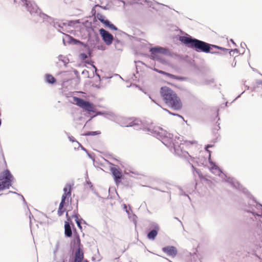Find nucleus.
<instances>
[{"instance_id": "f257e3e1", "label": "nucleus", "mask_w": 262, "mask_h": 262, "mask_svg": "<svg viewBox=\"0 0 262 262\" xmlns=\"http://www.w3.org/2000/svg\"><path fill=\"white\" fill-rule=\"evenodd\" d=\"M157 137L166 146L172 147L175 153L180 156H186L188 154L186 151L187 142L183 141L180 137H174L170 133H167L159 127Z\"/></svg>"}, {"instance_id": "f03ea898", "label": "nucleus", "mask_w": 262, "mask_h": 262, "mask_svg": "<svg viewBox=\"0 0 262 262\" xmlns=\"http://www.w3.org/2000/svg\"><path fill=\"white\" fill-rule=\"evenodd\" d=\"M160 94L166 105L171 109L178 111L182 107V102L177 93L167 86L160 89Z\"/></svg>"}, {"instance_id": "7ed1b4c3", "label": "nucleus", "mask_w": 262, "mask_h": 262, "mask_svg": "<svg viewBox=\"0 0 262 262\" xmlns=\"http://www.w3.org/2000/svg\"><path fill=\"white\" fill-rule=\"evenodd\" d=\"M180 40L186 45L188 48L194 49L197 52H203L205 53L210 52L211 47L222 50L225 52H227L228 50L215 45H210L204 41L198 40L195 38H192L189 37L181 36Z\"/></svg>"}, {"instance_id": "20e7f679", "label": "nucleus", "mask_w": 262, "mask_h": 262, "mask_svg": "<svg viewBox=\"0 0 262 262\" xmlns=\"http://www.w3.org/2000/svg\"><path fill=\"white\" fill-rule=\"evenodd\" d=\"M13 177L8 169L0 173V191L9 189L12 185Z\"/></svg>"}, {"instance_id": "39448f33", "label": "nucleus", "mask_w": 262, "mask_h": 262, "mask_svg": "<svg viewBox=\"0 0 262 262\" xmlns=\"http://www.w3.org/2000/svg\"><path fill=\"white\" fill-rule=\"evenodd\" d=\"M73 100L74 103L75 104H76L80 107L82 108V109L88 112L94 111L95 106L93 103H90L88 101H86L83 99L80 98H78L77 97H73Z\"/></svg>"}, {"instance_id": "423d86ee", "label": "nucleus", "mask_w": 262, "mask_h": 262, "mask_svg": "<svg viewBox=\"0 0 262 262\" xmlns=\"http://www.w3.org/2000/svg\"><path fill=\"white\" fill-rule=\"evenodd\" d=\"M18 0H14V3L17 2ZM19 2L21 3V5L25 6L28 11L31 14L37 13L38 12L39 9L37 6L33 2L28 0H20Z\"/></svg>"}, {"instance_id": "0eeeda50", "label": "nucleus", "mask_w": 262, "mask_h": 262, "mask_svg": "<svg viewBox=\"0 0 262 262\" xmlns=\"http://www.w3.org/2000/svg\"><path fill=\"white\" fill-rule=\"evenodd\" d=\"M99 32L105 43L107 45H110L113 40V36L104 29H100Z\"/></svg>"}, {"instance_id": "6e6552de", "label": "nucleus", "mask_w": 262, "mask_h": 262, "mask_svg": "<svg viewBox=\"0 0 262 262\" xmlns=\"http://www.w3.org/2000/svg\"><path fill=\"white\" fill-rule=\"evenodd\" d=\"M151 55L154 59H157L158 56V54H162L167 55L168 54L169 51L167 49L162 47H155L150 49Z\"/></svg>"}, {"instance_id": "1a4fd4ad", "label": "nucleus", "mask_w": 262, "mask_h": 262, "mask_svg": "<svg viewBox=\"0 0 262 262\" xmlns=\"http://www.w3.org/2000/svg\"><path fill=\"white\" fill-rule=\"evenodd\" d=\"M97 18L98 19L103 23L105 27H107L111 30H117V28L116 26H115L113 24H111L110 22L106 19V17L100 13H98L97 14Z\"/></svg>"}, {"instance_id": "9d476101", "label": "nucleus", "mask_w": 262, "mask_h": 262, "mask_svg": "<svg viewBox=\"0 0 262 262\" xmlns=\"http://www.w3.org/2000/svg\"><path fill=\"white\" fill-rule=\"evenodd\" d=\"M162 251L167 255L172 257H175L178 253L177 248L174 246H167L163 248Z\"/></svg>"}, {"instance_id": "9b49d317", "label": "nucleus", "mask_w": 262, "mask_h": 262, "mask_svg": "<svg viewBox=\"0 0 262 262\" xmlns=\"http://www.w3.org/2000/svg\"><path fill=\"white\" fill-rule=\"evenodd\" d=\"M63 191L64 193L62 195L61 201L63 202H66V199L70 198L71 195L72 186L71 184H67L63 189Z\"/></svg>"}, {"instance_id": "f8f14e48", "label": "nucleus", "mask_w": 262, "mask_h": 262, "mask_svg": "<svg viewBox=\"0 0 262 262\" xmlns=\"http://www.w3.org/2000/svg\"><path fill=\"white\" fill-rule=\"evenodd\" d=\"M113 174L116 183L117 184L120 183L122 176L121 172L117 169H114L113 170Z\"/></svg>"}, {"instance_id": "ddd939ff", "label": "nucleus", "mask_w": 262, "mask_h": 262, "mask_svg": "<svg viewBox=\"0 0 262 262\" xmlns=\"http://www.w3.org/2000/svg\"><path fill=\"white\" fill-rule=\"evenodd\" d=\"M83 258V253L82 250L81 248L77 249V251L75 252L74 262H82Z\"/></svg>"}, {"instance_id": "4468645a", "label": "nucleus", "mask_w": 262, "mask_h": 262, "mask_svg": "<svg viewBox=\"0 0 262 262\" xmlns=\"http://www.w3.org/2000/svg\"><path fill=\"white\" fill-rule=\"evenodd\" d=\"M73 246L75 248H77V249L79 248H81V242L79 236L78 235H76L74 236V238L72 241Z\"/></svg>"}, {"instance_id": "2eb2a0df", "label": "nucleus", "mask_w": 262, "mask_h": 262, "mask_svg": "<svg viewBox=\"0 0 262 262\" xmlns=\"http://www.w3.org/2000/svg\"><path fill=\"white\" fill-rule=\"evenodd\" d=\"M159 73L162 74H163V75H165V76H167V77H169L170 78L176 79V80H184L185 79L184 77H181V76H176V75H174L173 74L167 73V72L163 71H160Z\"/></svg>"}, {"instance_id": "dca6fc26", "label": "nucleus", "mask_w": 262, "mask_h": 262, "mask_svg": "<svg viewBox=\"0 0 262 262\" xmlns=\"http://www.w3.org/2000/svg\"><path fill=\"white\" fill-rule=\"evenodd\" d=\"M64 233L68 237H71L72 234L71 226L68 222H65L64 224Z\"/></svg>"}, {"instance_id": "f3484780", "label": "nucleus", "mask_w": 262, "mask_h": 262, "mask_svg": "<svg viewBox=\"0 0 262 262\" xmlns=\"http://www.w3.org/2000/svg\"><path fill=\"white\" fill-rule=\"evenodd\" d=\"M65 203L66 202H63L62 201H61L57 211V214L59 216H61L65 211V209L63 208V206Z\"/></svg>"}, {"instance_id": "a211bd4d", "label": "nucleus", "mask_w": 262, "mask_h": 262, "mask_svg": "<svg viewBox=\"0 0 262 262\" xmlns=\"http://www.w3.org/2000/svg\"><path fill=\"white\" fill-rule=\"evenodd\" d=\"M158 230L156 229L152 230L147 234V237L150 239H154L157 235Z\"/></svg>"}, {"instance_id": "6ab92c4d", "label": "nucleus", "mask_w": 262, "mask_h": 262, "mask_svg": "<svg viewBox=\"0 0 262 262\" xmlns=\"http://www.w3.org/2000/svg\"><path fill=\"white\" fill-rule=\"evenodd\" d=\"M46 80L49 83L53 84L56 82L55 78L51 75L48 74L46 75Z\"/></svg>"}, {"instance_id": "aec40b11", "label": "nucleus", "mask_w": 262, "mask_h": 262, "mask_svg": "<svg viewBox=\"0 0 262 262\" xmlns=\"http://www.w3.org/2000/svg\"><path fill=\"white\" fill-rule=\"evenodd\" d=\"M101 134L100 131H96V132H89L86 133L85 135V136H95L97 135H99Z\"/></svg>"}, {"instance_id": "412c9836", "label": "nucleus", "mask_w": 262, "mask_h": 262, "mask_svg": "<svg viewBox=\"0 0 262 262\" xmlns=\"http://www.w3.org/2000/svg\"><path fill=\"white\" fill-rule=\"evenodd\" d=\"M164 111H166V112H168L169 114H171V115H177V116H179V117H182L181 116H180V115H178V114H174V113H171V112H170V111H169V110H168L167 109L164 108Z\"/></svg>"}, {"instance_id": "4be33fe9", "label": "nucleus", "mask_w": 262, "mask_h": 262, "mask_svg": "<svg viewBox=\"0 0 262 262\" xmlns=\"http://www.w3.org/2000/svg\"><path fill=\"white\" fill-rule=\"evenodd\" d=\"M80 56L81 58L83 59H84L87 58V55L84 53L81 54Z\"/></svg>"}, {"instance_id": "5701e85b", "label": "nucleus", "mask_w": 262, "mask_h": 262, "mask_svg": "<svg viewBox=\"0 0 262 262\" xmlns=\"http://www.w3.org/2000/svg\"><path fill=\"white\" fill-rule=\"evenodd\" d=\"M76 221L78 226L81 228V227L80 226V222L79 220H76Z\"/></svg>"}, {"instance_id": "b1692460", "label": "nucleus", "mask_w": 262, "mask_h": 262, "mask_svg": "<svg viewBox=\"0 0 262 262\" xmlns=\"http://www.w3.org/2000/svg\"><path fill=\"white\" fill-rule=\"evenodd\" d=\"M212 146V145H207L206 147V150H207L208 151L210 152V151L208 150V148L209 147H211Z\"/></svg>"}]
</instances>
